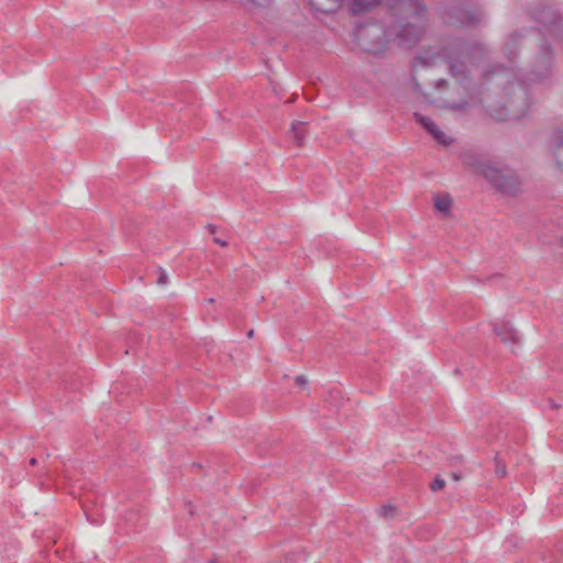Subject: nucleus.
<instances>
[{"label": "nucleus", "instance_id": "f03ea898", "mask_svg": "<svg viewBox=\"0 0 563 563\" xmlns=\"http://www.w3.org/2000/svg\"><path fill=\"white\" fill-rule=\"evenodd\" d=\"M390 10L394 22L389 31L377 22L361 24L355 30V41L364 52L379 54L391 40L410 48L421 40L426 31L427 12L421 0H391Z\"/></svg>", "mask_w": 563, "mask_h": 563}, {"label": "nucleus", "instance_id": "f3484780", "mask_svg": "<svg viewBox=\"0 0 563 563\" xmlns=\"http://www.w3.org/2000/svg\"><path fill=\"white\" fill-rule=\"evenodd\" d=\"M445 486V481L443 478L437 477L430 485V489L432 492L441 490Z\"/></svg>", "mask_w": 563, "mask_h": 563}, {"label": "nucleus", "instance_id": "7ed1b4c3", "mask_svg": "<svg viewBox=\"0 0 563 563\" xmlns=\"http://www.w3.org/2000/svg\"><path fill=\"white\" fill-rule=\"evenodd\" d=\"M483 177L505 196L516 197L523 191L521 177L507 165L493 163L492 166L484 167Z\"/></svg>", "mask_w": 563, "mask_h": 563}, {"label": "nucleus", "instance_id": "393cba45", "mask_svg": "<svg viewBox=\"0 0 563 563\" xmlns=\"http://www.w3.org/2000/svg\"><path fill=\"white\" fill-rule=\"evenodd\" d=\"M208 563H218V559L217 558H212L208 561Z\"/></svg>", "mask_w": 563, "mask_h": 563}, {"label": "nucleus", "instance_id": "6e6552de", "mask_svg": "<svg viewBox=\"0 0 563 563\" xmlns=\"http://www.w3.org/2000/svg\"><path fill=\"white\" fill-rule=\"evenodd\" d=\"M534 19L549 29H553L562 22L559 11L552 7H544L534 13Z\"/></svg>", "mask_w": 563, "mask_h": 563}, {"label": "nucleus", "instance_id": "b1692460", "mask_svg": "<svg viewBox=\"0 0 563 563\" xmlns=\"http://www.w3.org/2000/svg\"><path fill=\"white\" fill-rule=\"evenodd\" d=\"M253 335H254V330H250V331L247 332V338H253Z\"/></svg>", "mask_w": 563, "mask_h": 563}, {"label": "nucleus", "instance_id": "2eb2a0df", "mask_svg": "<svg viewBox=\"0 0 563 563\" xmlns=\"http://www.w3.org/2000/svg\"><path fill=\"white\" fill-rule=\"evenodd\" d=\"M452 206V198L449 195H437L434 197V209L443 216H448Z\"/></svg>", "mask_w": 563, "mask_h": 563}, {"label": "nucleus", "instance_id": "1a4fd4ad", "mask_svg": "<svg viewBox=\"0 0 563 563\" xmlns=\"http://www.w3.org/2000/svg\"><path fill=\"white\" fill-rule=\"evenodd\" d=\"M461 159L465 166L474 169L475 173L483 176V169L486 166H492L493 162L484 159L477 153L471 151L461 154Z\"/></svg>", "mask_w": 563, "mask_h": 563}, {"label": "nucleus", "instance_id": "423d86ee", "mask_svg": "<svg viewBox=\"0 0 563 563\" xmlns=\"http://www.w3.org/2000/svg\"><path fill=\"white\" fill-rule=\"evenodd\" d=\"M413 118L434 137L438 143L444 146H449L453 143V139L442 132L430 118L418 112L413 113Z\"/></svg>", "mask_w": 563, "mask_h": 563}, {"label": "nucleus", "instance_id": "412c9836", "mask_svg": "<svg viewBox=\"0 0 563 563\" xmlns=\"http://www.w3.org/2000/svg\"><path fill=\"white\" fill-rule=\"evenodd\" d=\"M207 229H208V231H209L211 234H214V233H216V231H217V228H216V225H213V224H208V225H207Z\"/></svg>", "mask_w": 563, "mask_h": 563}, {"label": "nucleus", "instance_id": "dca6fc26", "mask_svg": "<svg viewBox=\"0 0 563 563\" xmlns=\"http://www.w3.org/2000/svg\"><path fill=\"white\" fill-rule=\"evenodd\" d=\"M495 474L498 477H505L507 475L506 465L499 460L498 455L495 456Z\"/></svg>", "mask_w": 563, "mask_h": 563}, {"label": "nucleus", "instance_id": "6ab92c4d", "mask_svg": "<svg viewBox=\"0 0 563 563\" xmlns=\"http://www.w3.org/2000/svg\"><path fill=\"white\" fill-rule=\"evenodd\" d=\"M295 383L300 387V388H306L307 385H308V379L306 376L303 375H298L296 378H295Z\"/></svg>", "mask_w": 563, "mask_h": 563}, {"label": "nucleus", "instance_id": "aec40b11", "mask_svg": "<svg viewBox=\"0 0 563 563\" xmlns=\"http://www.w3.org/2000/svg\"><path fill=\"white\" fill-rule=\"evenodd\" d=\"M213 242H214V243H217V244H219V245H221V246H227V245H228L227 241L221 240V239H219V238H214V239H213Z\"/></svg>", "mask_w": 563, "mask_h": 563}, {"label": "nucleus", "instance_id": "ddd939ff", "mask_svg": "<svg viewBox=\"0 0 563 563\" xmlns=\"http://www.w3.org/2000/svg\"><path fill=\"white\" fill-rule=\"evenodd\" d=\"M343 0H310L311 5L320 12L330 13L336 11Z\"/></svg>", "mask_w": 563, "mask_h": 563}, {"label": "nucleus", "instance_id": "4be33fe9", "mask_svg": "<svg viewBox=\"0 0 563 563\" xmlns=\"http://www.w3.org/2000/svg\"><path fill=\"white\" fill-rule=\"evenodd\" d=\"M393 510H394V507H393V506H390V505H386V506H384V507H383V511H384L385 514H387V512H389V511H393Z\"/></svg>", "mask_w": 563, "mask_h": 563}, {"label": "nucleus", "instance_id": "20e7f679", "mask_svg": "<svg viewBox=\"0 0 563 563\" xmlns=\"http://www.w3.org/2000/svg\"><path fill=\"white\" fill-rule=\"evenodd\" d=\"M442 18L445 23L451 25H476L482 21L483 12L477 9L471 11L462 7L450 5L445 8Z\"/></svg>", "mask_w": 563, "mask_h": 563}, {"label": "nucleus", "instance_id": "a211bd4d", "mask_svg": "<svg viewBox=\"0 0 563 563\" xmlns=\"http://www.w3.org/2000/svg\"><path fill=\"white\" fill-rule=\"evenodd\" d=\"M157 284L161 286L168 284V275H167L166 271L163 269L162 267L158 268Z\"/></svg>", "mask_w": 563, "mask_h": 563}, {"label": "nucleus", "instance_id": "f257e3e1", "mask_svg": "<svg viewBox=\"0 0 563 563\" xmlns=\"http://www.w3.org/2000/svg\"><path fill=\"white\" fill-rule=\"evenodd\" d=\"M490 51L483 43L455 41L444 48V56L451 76L462 88V99L449 102L452 110H464L471 102H485L487 112L497 121L517 120L525 115L531 104L527 87L516 80L512 71L503 66L485 70L484 78L496 77L503 85L500 100L482 98L481 88L471 79L468 66H475L489 56Z\"/></svg>", "mask_w": 563, "mask_h": 563}, {"label": "nucleus", "instance_id": "5701e85b", "mask_svg": "<svg viewBox=\"0 0 563 563\" xmlns=\"http://www.w3.org/2000/svg\"><path fill=\"white\" fill-rule=\"evenodd\" d=\"M36 464H37V460H36L35 457H32V459L30 460V465L34 466V465H36Z\"/></svg>", "mask_w": 563, "mask_h": 563}, {"label": "nucleus", "instance_id": "0eeeda50", "mask_svg": "<svg viewBox=\"0 0 563 563\" xmlns=\"http://www.w3.org/2000/svg\"><path fill=\"white\" fill-rule=\"evenodd\" d=\"M493 330L504 344H518L520 341L517 330L508 321L493 322Z\"/></svg>", "mask_w": 563, "mask_h": 563}, {"label": "nucleus", "instance_id": "bb28decb", "mask_svg": "<svg viewBox=\"0 0 563 563\" xmlns=\"http://www.w3.org/2000/svg\"><path fill=\"white\" fill-rule=\"evenodd\" d=\"M552 407H553V408H559V405H556V404L552 402Z\"/></svg>", "mask_w": 563, "mask_h": 563}, {"label": "nucleus", "instance_id": "9b49d317", "mask_svg": "<svg viewBox=\"0 0 563 563\" xmlns=\"http://www.w3.org/2000/svg\"><path fill=\"white\" fill-rule=\"evenodd\" d=\"M289 135L297 146H303L307 135L306 122L294 121L290 126Z\"/></svg>", "mask_w": 563, "mask_h": 563}, {"label": "nucleus", "instance_id": "4468645a", "mask_svg": "<svg viewBox=\"0 0 563 563\" xmlns=\"http://www.w3.org/2000/svg\"><path fill=\"white\" fill-rule=\"evenodd\" d=\"M379 3V0H352L351 12L354 15L362 14L363 12L374 8Z\"/></svg>", "mask_w": 563, "mask_h": 563}, {"label": "nucleus", "instance_id": "a878e982", "mask_svg": "<svg viewBox=\"0 0 563 563\" xmlns=\"http://www.w3.org/2000/svg\"><path fill=\"white\" fill-rule=\"evenodd\" d=\"M452 477H453L455 481H459V479H460V475H457L456 473H453V474H452Z\"/></svg>", "mask_w": 563, "mask_h": 563}, {"label": "nucleus", "instance_id": "9d476101", "mask_svg": "<svg viewBox=\"0 0 563 563\" xmlns=\"http://www.w3.org/2000/svg\"><path fill=\"white\" fill-rule=\"evenodd\" d=\"M522 37L520 32L511 33L504 45V52L508 60L514 62L518 55L519 40Z\"/></svg>", "mask_w": 563, "mask_h": 563}, {"label": "nucleus", "instance_id": "f8f14e48", "mask_svg": "<svg viewBox=\"0 0 563 563\" xmlns=\"http://www.w3.org/2000/svg\"><path fill=\"white\" fill-rule=\"evenodd\" d=\"M553 157L558 168L563 172V128L554 134Z\"/></svg>", "mask_w": 563, "mask_h": 563}, {"label": "nucleus", "instance_id": "39448f33", "mask_svg": "<svg viewBox=\"0 0 563 563\" xmlns=\"http://www.w3.org/2000/svg\"><path fill=\"white\" fill-rule=\"evenodd\" d=\"M552 66L553 54L551 47L544 43L540 47V53L537 57L536 64L533 65L529 79L531 81H542L550 76Z\"/></svg>", "mask_w": 563, "mask_h": 563}]
</instances>
